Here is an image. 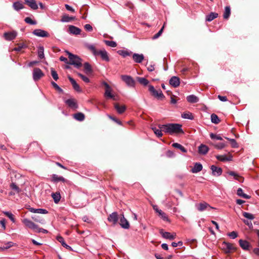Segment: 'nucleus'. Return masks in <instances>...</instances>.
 <instances>
[{"label":"nucleus","instance_id":"nucleus-16","mask_svg":"<svg viewBox=\"0 0 259 259\" xmlns=\"http://www.w3.org/2000/svg\"><path fill=\"white\" fill-rule=\"evenodd\" d=\"M51 181L53 183H58L59 182L64 183L66 181V180L62 176H59L57 175L53 174L51 176Z\"/></svg>","mask_w":259,"mask_h":259},{"label":"nucleus","instance_id":"nucleus-21","mask_svg":"<svg viewBox=\"0 0 259 259\" xmlns=\"http://www.w3.org/2000/svg\"><path fill=\"white\" fill-rule=\"evenodd\" d=\"M239 245L244 250H248L250 246V243L246 240L240 239L239 241Z\"/></svg>","mask_w":259,"mask_h":259},{"label":"nucleus","instance_id":"nucleus-9","mask_svg":"<svg viewBox=\"0 0 259 259\" xmlns=\"http://www.w3.org/2000/svg\"><path fill=\"white\" fill-rule=\"evenodd\" d=\"M32 34L35 36L41 37H46L49 36V33L42 29H36L32 31Z\"/></svg>","mask_w":259,"mask_h":259},{"label":"nucleus","instance_id":"nucleus-57","mask_svg":"<svg viewBox=\"0 0 259 259\" xmlns=\"http://www.w3.org/2000/svg\"><path fill=\"white\" fill-rule=\"evenodd\" d=\"M216 158L218 160L222 161H227V155H219L216 156Z\"/></svg>","mask_w":259,"mask_h":259},{"label":"nucleus","instance_id":"nucleus-23","mask_svg":"<svg viewBox=\"0 0 259 259\" xmlns=\"http://www.w3.org/2000/svg\"><path fill=\"white\" fill-rule=\"evenodd\" d=\"M68 31L70 34L77 35L80 34L81 29L73 25H70Z\"/></svg>","mask_w":259,"mask_h":259},{"label":"nucleus","instance_id":"nucleus-36","mask_svg":"<svg viewBox=\"0 0 259 259\" xmlns=\"http://www.w3.org/2000/svg\"><path fill=\"white\" fill-rule=\"evenodd\" d=\"M181 117L184 119H188L190 120L194 119V116L190 112H184L181 114Z\"/></svg>","mask_w":259,"mask_h":259},{"label":"nucleus","instance_id":"nucleus-31","mask_svg":"<svg viewBox=\"0 0 259 259\" xmlns=\"http://www.w3.org/2000/svg\"><path fill=\"white\" fill-rule=\"evenodd\" d=\"M84 71L86 74H90L93 72V69L91 65L88 62H85L83 64Z\"/></svg>","mask_w":259,"mask_h":259},{"label":"nucleus","instance_id":"nucleus-44","mask_svg":"<svg viewBox=\"0 0 259 259\" xmlns=\"http://www.w3.org/2000/svg\"><path fill=\"white\" fill-rule=\"evenodd\" d=\"M211 120L212 123L215 124H218L220 121L218 116L214 113L211 115Z\"/></svg>","mask_w":259,"mask_h":259},{"label":"nucleus","instance_id":"nucleus-27","mask_svg":"<svg viewBox=\"0 0 259 259\" xmlns=\"http://www.w3.org/2000/svg\"><path fill=\"white\" fill-rule=\"evenodd\" d=\"M208 149L207 146L201 144L198 147V152L201 154L205 155L207 153Z\"/></svg>","mask_w":259,"mask_h":259},{"label":"nucleus","instance_id":"nucleus-8","mask_svg":"<svg viewBox=\"0 0 259 259\" xmlns=\"http://www.w3.org/2000/svg\"><path fill=\"white\" fill-rule=\"evenodd\" d=\"M196 208L199 211H202L204 210H210L211 209H215V208L210 206L208 203L206 202L200 203L196 205Z\"/></svg>","mask_w":259,"mask_h":259},{"label":"nucleus","instance_id":"nucleus-28","mask_svg":"<svg viewBox=\"0 0 259 259\" xmlns=\"http://www.w3.org/2000/svg\"><path fill=\"white\" fill-rule=\"evenodd\" d=\"M117 53L123 57H126L131 56L132 54V52L128 50H120L117 51Z\"/></svg>","mask_w":259,"mask_h":259},{"label":"nucleus","instance_id":"nucleus-7","mask_svg":"<svg viewBox=\"0 0 259 259\" xmlns=\"http://www.w3.org/2000/svg\"><path fill=\"white\" fill-rule=\"evenodd\" d=\"M22 222L26 227L33 230L34 232L35 231L36 229H37V227L38 226L31 220L26 218L23 219L22 220Z\"/></svg>","mask_w":259,"mask_h":259},{"label":"nucleus","instance_id":"nucleus-62","mask_svg":"<svg viewBox=\"0 0 259 259\" xmlns=\"http://www.w3.org/2000/svg\"><path fill=\"white\" fill-rule=\"evenodd\" d=\"M231 238L234 239L237 237V233L235 231H233L228 234Z\"/></svg>","mask_w":259,"mask_h":259},{"label":"nucleus","instance_id":"nucleus-41","mask_svg":"<svg viewBox=\"0 0 259 259\" xmlns=\"http://www.w3.org/2000/svg\"><path fill=\"white\" fill-rule=\"evenodd\" d=\"M74 19L73 17H70L67 15H65L62 16L61 21L62 22H68L73 20Z\"/></svg>","mask_w":259,"mask_h":259},{"label":"nucleus","instance_id":"nucleus-15","mask_svg":"<svg viewBox=\"0 0 259 259\" xmlns=\"http://www.w3.org/2000/svg\"><path fill=\"white\" fill-rule=\"evenodd\" d=\"M24 3L33 10L38 9V5L35 0H24Z\"/></svg>","mask_w":259,"mask_h":259},{"label":"nucleus","instance_id":"nucleus-17","mask_svg":"<svg viewBox=\"0 0 259 259\" xmlns=\"http://www.w3.org/2000/svg\"><path fill=\"white\" fill-rule=\"evenodd\" d=\"M169 84L174 88H177L180 85V78L177 76H172L169 81Z\"/></svg>","mask_w":259,"mask_h":259},{"label":"nucleus","instance_id":"nucleus-11","mask_svg":"<svg viewBox=\"0 0 259 259\" xmlns=\"http://www.w3.org/2000/svg\"><path fill=\"white\" fill-rule=\"evenodd\" d=\"M108 221L112 223L114 225H116L118 221V215L117 212H113L109 214L108 217Z\"/></svg>","mask_w":259,"mask_h":259},{"label":"nucleus","instance_id":"nucleus-32","mask_svg":"<svg viewBox=\"0 0 259 259\" xmlns=\"http://www.w3.org/2000/svg\"><path fill=\"white\" fill-rule=\"evenodd\" d=\"M228 174L229 175L231 176H233L234 178L235 179L237 180V181H238L240 182H243V181L244 180L243 177H242L241 176H239L238 175V174L236 173L235 172L230 171V172H228Z\"/></svg>","mask_w":259,"mask_h":259},{"label":"nucleus","instance_id":"nucleus-55","mask_svg":"<svg viewBox=\"0 0 259 259\" xmlns=\"http://www.w3.org/2000/svg\"><path fill=\"white\" fill-rule=\"evenodd\" d=\"M51 75L54 79L55 80H57V79H58V75L57 72L52 68L51 69Z\"/></svg>","mask_w":259,"mask_h":259},{"label":"nucleus","instance_id":"nucleus-58","mask_svg":"<svg viewBox=\"0 0 259 259\" xmlns=\"http://www.w3.org/2000/svg\"><path fill=\"white\" fill-rule=\"evenodd\" d=\"M35 232L43 233L44 234H46L48 232V231L46 229L38 227V226H37V229H36Z\"/></svg>","mask_w":259,"mask_h":259},{"label":"nucleus","instance_id":"nucleus-1","mask_svg":"<svg viewBox=\"0 0 259 259\" xmlns=\"http://www.w3.org/2000/svg\"><path fill=\"white\" fill-rule=\"evenodd\" d=\"M86 47L89 50H90L92 52L94 56H100L101 58L103 60L105 61L106 62L109 61V58L108 53L105 49L97 51L96 49V48L94 46V45L92 44H87Z\"/></svg>","mask_w":259,"mask_h":259},{"label":"nucleus","instance_id":"nucleus-64","mask_svg":"<svg viewBox=\"0 0 259 259\" xmlns=\"http://www.w3.org/2000/svg\"><path fill=\"white\" fill-rule=\"evenodd\" d=\"M154 66V64H151L147 67V69L149 72H152L155 69Z\"/></svg>","mask_w":259,"mask_h":259},{"label":"nucleus","instance_id":"nucleus-47","mask_svg":"<svg viewBox=\"0 0 259 259\" xmlns=\"http://www.w3.org/2000/svg\"><path fill=\"white\" fill-rule=\"evenodd\" d=\"M3 213L7 217H8L12 222H13V223L15 222V219L14 216L11 212L4 211Z\"/></svg>","mask_w":259,"mask_h":259},{"label":"nucleus","instance_id":"nucleus-24","mask_svg":"<svg viewBox=\"0 0 259 259\" xmlns=\"http://www.w3.org/2000/svg\"><path fill=\"white\" fill-rule=\"evenodd\" d=\"M114 107L118 114L123 113L126 110V107L125 105L120 106L118 103H114Z\"/></svg>","mask_w":259,"mask_h":259},{"label":"nucleus","instance_id":"nucleus-19","mask_svg":"<svg viewBox=\"0 0 259 259\" xmlns=\"http://www.w3.org/2000/svg\"><path fill=\"white\" fill-rule=\"evenodd\" d=\"M133 59L136 63H140L143 61L144 56L142 54L134 53L133 54Z\"/></svg>","mask_w":259,"mask_h":259},{"label":"nucleus","instance_id":"nucleus-38","mask_svg":"<svg viewBox=\"0 0 259 259\" xmlns=\"http://www.w3.org/2000/svg\"><path fill=\"white\" fill-rule=\"evenodd\" d=\"M57 240L58 241L60 242L62 244V245L65 247L67 249H71V247L68 245L65 242L64 238L61 236H57Z\"/></svg>","mask_w":259,"mask_h":259},{"label":"nucleus","instance_id":"nucleus-2","mask_svg":"<svg viewBox=\"0 0 259 259\" xmlns=\"http://www.w3.org/2000/svg\"><path fill=\"white\" fill-rule=\"evenodd\" d=\"M163 132L169 134H172L174 133H184L183 129L182 128V125L178 123H169L165 124Z\"/></svg>","mask_w":259,"mask_h":259},{"label":"nucleus","instance_id":"nucleus-52","mask_svg":"<svg viewBox=\"0 0 259 259\" xmlns=\"http://www.w3.org/2000/svg\"><path fill=\"white\" fill-rule=\"evenodd\" d=\"M210 137L211 139L214 140H222V138L219 135H216L213 133L210 134Z\"/></svg>","mask_w":259,"mask_h":259},{"label":"nucleus","instance_id":"nucleus-20","mask_svg":"<svg viewBox=\"0 0 259 259\" xmlns=\"http://www.w3.org/2000/svg\"><path fill=\"white\" fill-rule=\"evenodd\" d=\"M210 169L212 170V174L213 176H219L222 173V168L214 165L211 166Z\"/></svg>","mask_w":259,"mask_h":259},{"label":"nucleus","instance_id":"nucleus-5","mask_svg":"<svg viewBox=\"0 0 259 259\" xmlns=\"http://www.w3.org/2000/svg\"><path fill=\"white\" fill-rule=\"evenodd\" d=\"M149 91L151 93L152 95L158 98H164V96L163 95L162 91L160 89L156 90L154 89V87L152 85H149Z\"/></svg>","mask_w":259,"mask_h":259},{"label":"nucleus","instance_id":"nucleus-49","mask_svg":"<svg viewBox=\"0 0 259 259\" xmlns=\"http://www.w3.org/2000/svg\"><path fill=\"white\" fill-rule=\"evenodd\" d=\"M104 42L105 43V44L107 46L111 47L114 48L117 46L116 42L114 41H110V40H105Z\"/></svg>","mask_w":259,"mask_h":259},{"label":"nucleus","instance_id":"nucleus-53","mask_svg":"<svg viewBox=\"0 0 259 259\" xmlns=\"http://www.w3.org/2000/svg\"><path fill=\"white\" fill-rule=\"evenodd\" d=\"M51 84L52 86L59 93H62L63 92V90L56 82L52 81Z\"/></svg>","mask_w":259,"mask_h":259},{"label":"nucleus","instance_id":"nucleus-42","mask_svg":"<svg viewBox=\"0 0 259 259\" xmlns=\"http://www.w3.org/2000/svg\"><path fill=\"white\" fill-rule=\"evenodd\" d=\"M228 142H230V144L232 148H237L238 147V144L233 138H228Z\"/></svg>","mask_w":259,"mask_h":259},{"label":"nucleus","instance_id":"nucleus-6","mask_svg":"<svg viewBox=\"0 0 259 259\" xmlns=\"http://www.w3.org/2000/svg\"><path fill=\"white\" fill-rule=\"evenodd\" d=\"M121 79L125 83L130 87H134L135 85V81L131 76L123 75L121 76Z\"/></svg>","mask_w":259,"mask_h":259},{"label":"nucleus","instance_id":"nucleus-14","mask_svg":"<svg viewBox=\"0 0 259 259\" xmlns=\"http://www.w3.org/2000/svg\"><path fill=\"white\" fill-rule=\"evenodd\" d=\"M17 35V33L15 31H13L11 32H5L4 34V36L5 39L10 41L15 39Z\"/></svg>","mask_w":259,"mask_h":259},{"label":"nucleus","instance_id":"nucleus-26","mask_svg":"<svg viewBox=\"0 0 259 259\" xmlns=\"http://www.w3.org/2000/svg\"><path fill=\"white\" fill-rule=\"evenodd\" d=\"M202 165L200 163L196 162L195 163L194 167L192 168L191 171L192 173H197L202 169Z\"/></svg>","mask_w":259,"mask_h":259},{"label":"nucleus","instance_id":"nucleus-29","mask_svg":"<svg viewBox=\"0 0 259 259\" xmlns=\"http://www.w3.org/2000/svg\"><path fill=\"white\" fill-rule=\"evenodd\" d=\"M187 100L190 103H195L198 102L199 99L197 96L191 95L187 97Z\"/></svg>","mask_w":259,"mask_h":259},{"label":"nucleus","instance_id":"nucleus-45","mask_svg":"<svg viewBox=\"0 0 259 259\" xmlns=\"http://www.w3.org/2000/svg\"><path fill=\"white\" fill-rule=\"evenodd\" d=\"M44 48L42 46H40L38 49V56L40 59H42L45 57L44 56Z\"/></svg>","mask_w":259,"mask_h":259},{"label":"nucleus","instance_id":"nucleus-35","mask_svg":"<svg viewBox=\"0 0 259 259\" xmlns=\"http://www.w3.org/2000/svg\"><path fill=\"white\" fill-rule=\"evenodd\" d=\"M13 7L16 11H19L24 8L23 5L20 2H14L13 4Z\"/></svg>","mask_w":259,"mask_h":259},{"label":"nucleus","instance_id":"nucleus-34","mask_svg":"<svg viewBox=\"0 0 259 259\" xmlns=\"http://www.w3.org/2000/svg\"><path fill=\"white\" fill-rule=\"evenodd\" d=\"M218 16V14L217 13L211 12L206 16L205 20L206 21L210 22L212 21L214 19L217 18Z\"/></svg>","mask_w":259,"mask_h":259},{"label":"nucleus","instance_id":"nucleus-56","mask_svg":"<svg viewBox=\"0 0 259 259\" xmlns=\"http://www.w3.org/2000/svg\"><path fill=\"white\" fill-rule=\"evenodd\" d=\"M163 28L164 26H162V27L159 30V31L157 33L153 35L152 37L153 39L158 38L161 35L163 32Z\"/></svg>","mask_w":259,"mask_h":259},{"label":"nucleus","instance_id":"nucleus-18","mask_svg":"<svg viewBox=\"0 0 259 259\" xmlns=\"http://www.w3.org/2000/svg\"><path fill=\"white\" fill-rule=\"evenodd\" d=\"M153 207L154 210L158 213L159 215H160L163 220L166 221H168V219L166 214L161 209H158L157 205H154Z\"/></svg>","mask_w":259,"mask_h":259},{"label":"nucleus","instance_id":"nucleus-40","mask_svg":"<svg viewBox=\"0 0 259 259\" xmlns=\"http://www.w3.org/2000/svg\"><path fill=\"white\" fill-rule=\"evenodd\" d=\"M152 131H153V132L154 133V134L158 137V138H160V137H161L163 135V134L162 133V131H161L160 130H159L155 126H152L151 127Z\"/></svg>","mask_w":259,"mask_h":259},{"label":"nucleus","instance_id":"nucleus-54","mask_svg":"<svg viewBox=\"0 0 259 259\" xmlns=\"http://www.w3.org/2000/svg\"><path fill=\"white\" fill-rule=\"evenodd\" d=\"M242 214L244 217L249 220H253L254 218V217L253 214L248 212H243Z\"/></svg>","mask_w":259,"mask_h":259},{"label":"nucleus","instance_id":"nucleus-33","mask_svg":"<svg viewBox=\"0 0 259 259\" xmlns=\"http://www.w3.org/2000/svg\"><path fill=\"white\" fill-rule=\"evenodd\" d=\"M52 197L53 198L54 201L56 204L59 203L61 199V195L59 192L53 193Z\"/></svg>","mask_w":259,"mask_h":259},{"label":"nucleus","instance_id":"nucleus-59","mask_svg":"<svg viewBox=\"0 0 259 259\" xmlns=\"http://www.w3.org/2000/svg\"><path fill=\"white\" fill-rule=\"evenodd\" d=\"M26 46L24 44H22L19 45L18 47L15 48L14 50L17 52L20 51L23 48H26Z\"/></svg>","mask_w":259,"mask_h":259},{"label":"nucleus","instance_id":"nucleus-43","mask_svg":"<svg viewBox=\"0 0 259 259\" xmlns=\"http://www.w3.org/2000/svg\"><path fill=\"white\" fill-rule=\"evenodd\" d=\"M137 80L141 84L146 86L148 85L149 83L148 80H147L146 78L144 77H137Z\"/></svg>","mask_w":259,"mask_h":259},{"label":"nucleus","instance_id":"nucleus-50","mask_svg":"<svg viewBox=\"0 0 259 259\" xmlns=\"http://www.w3.org/2000/svg\"><path fill=\"white\" fill-rule=\"evenodd\" d=\"M24 21L26 23L31 25H36L37 24L36 21L32 20L31 18L29 17H26Z\"/></svg>","mask_w":259,"mask_h":259},{"label":"nucleus","instance_id":"nucleus-22","mask_svg":"<svg viewBox=\"0 0 259 259\" xmlns=\"http://www.w3.org/2000/svg\"><path fill=\"white\" fill-rule=\"evenodd\" d=\"M68 78L72 84L73 89L78 92H81V90L79 85L77 83L76 81L70 76H68Z\"/></svg>","mask_w":259,"mask_h":259},{"label":"nucleus","instance_id":"nucleus-10","mask_svg":"<svg viewBox=\"0 0 259 259\" xmlns=\"http://www.w3.org/2000/svg\"><path fill=\"white\" fill-rule=\"evenodd\" d=\"M44 75V74L40 69L38 68H35L33 69V79L34 81H37L39 80Z\"/></svg>","mask_w":259,"mask_h":259},{"label":"nucleus","instance_id":"nucleus-60","mask_svg":"<svg viewBox=\"0 0 259 259\" xmlns=\"http://www.w3.org/2000/svg\"><path fill=\"white\" fill-rule=\"evenodd\" d=\"M108 117L110 119H111V120H112L113 121H114V122L117 123L118 124L122 125V122L119 120L117 119L116 118H115L113 116H112L111 115H108Z\"/></svg>","mask_w":259,"mask_h":259},{"label":"nucleus","instance_id":"nucleus-30","mask_svg":"<svg viewBox=\"0 0 259 259\" xmlns=\"http://www.w3.org/2000/svg\"><path fill=\"white\" fill-rule=\"evenodd\" d=\"M74 118L79 121H82L85 118V116L83 113L81 112H78L73 114Z\"/></svg>","mask_w":259,"mask_h":259},{"label":"nucleus","instance_id":"nucleus-51","mask_svg":"<svg viewBox=\"0 0 259 259\" xmlns=\"http://www.w3.org/2000/svg\"><path fill=\"white\" fill-rule=\"evenodd\" d=\"M77 75L78 76H79L81 79L82 80L84 81L86 83H89L90 82V79L87 77L86 76L83 75L82 74L80 73H77Z\"/></svg>","mask_w":259,"mask_h":259},{"label":"nucleus","instance_id":"nucleus-25","mask_svg":"<svg viewBox=\"0 0 259 259\" xmlns=\"http://www.w3.org/2000/svg\"><path fill=\"white\" fill-rule=\"evenodd\" d=\"M29 210L33 213H37L40 214H47L48 211L45 209L42 208H34L33 207H30L29 208Z\"/></svg>","mask_w":259,"mask_h":259},{"label":"nucleus","instance_id":"nucleus-46","mask_svg":"<svg viewBox=\"0 0 259 259\" xmlns=\"http://www.w3.org/2000/svg\"><path fill=\"white\" fill-rule=\"evenodd\" d=\"M105 96L109 98H111V99H113V100H115L114 96L111 94V88L109 89H106L105 90Z\"/></svg>","mask_w":259,"mask_h":259},{"label":"nucleus","instance_id":"nucleus-12","mask_svg":"<svg viewBox=\"0 0 259 259\" xmlns=\"http://www.w3.org/2000/svg\"><path fill=\"white\" fill-rule=\"evenodd\" d=\"M160 234L161 235L162 237H163L165 239H169V240H174L175 239L176 237V234H171L169 232H164L162 229L160 230L159 232Z\"/></svg>","mask_w":259,"mask_h":259},{"label":"nucleus","instance_id":"nucleus-4","mask_svg":"<svg viewBox=\"0 0 259 259\" xmlns=\"http://www.w3.org/2000/svg\"><path fill=\"white\" fill-rule=\"evenodd\" d=\"M64 102L68 107L73 110H76L78 108L77 101L74 98H70L67 100H65Z\"/></svg>","mask_w":259,"mask_h":259},{"label":"nucleus","instance_id":"nucleus-63","mask_svg":"<svg viewBox=\"0 0 259 259\" xmlns=\"http://www.w3.org/2000/svg\"><path fill=\"white\" fill-rule=\"evenodd\" d=\"M84 28L87 31H89V32H91L93 30L92 26L90 24H87L84 25Z\"/></svg>","mask_w":259,"mask_h":259},{"label":"nucleus","instance_id":"nucleus-13","mask_svg":"<svg viewBox=\"0 0 259 259\" xmlns=\"http://www.w3.org/2000/svg\"><path fill=\"white\" fill-rule=\"evenodd\" d=\"M119 225L125 229H128L130 228V224L127 220L125 218L123 214H122L120 217Z\"/></svg>","mask_w":259,"mask_h":259},{"label":"nucleus","instance_id":"nucleus-61","mask_svg":"<svg viewBox=\"0 0 259 259\" xmlns=\"http://www.w3.org/2000/svg\"><path fill=\"white\" fill-rule=\"evenodd\" d=\"M214 145L217 148H218L219 149H222L225 147V144L224 143H219L215 144H214Z\"/></svg>","mask_w":259,"mask_h":259},{"label":"nucleus","instance_id":"nucleus-3","mask_svg":"<svg viewBox=\"0 0 259 259\" xmlns=\"http://www.w3.org/2000/svg\"><path fill=\"white\" fill-rule=\"evenodd\" d=\"M66 53L68 55L69 64L73 65L76 68H79L82 66V59L79 57L70 53L68 51H66Z\"/></svg>","mask_w":259,"mask_h":259},{"label":"nucleus","instance_id":"nucleus-37","mask_svg":"<svg viewBox=\"0 0 259 259\" xmlns=\"http://www.w3.org/2000/svg\"><path fill=\"white\" fill-rule=\"evenodd\" d=\"M237 194L241 197H243V198L245 199H249L250 198L251 196L249 195H248L243 192V190L241 188H239L238 189L237 191Z\"/></svg>","mask_w":259,"mask_h":259},{"label":"nucleus","instance_id":"nucleus-48","mask_svg":"<svg viewBox=\"0 0 259 259\" xmlns=\"http://www.w3.org/2000/svg\"><path fill=\"white\" fill-rule=\"evenodd\" d=\"M10 188L12 190H14L17 193H19L21 191V189L19 188V187L17 186L16 184L14 183H12L10 185Z\"/></svg>","mask_w":259,"mask_h":259},{"label":"nucleus","instance_id":"nucleus-39","mask_svg":"<svg viewBox=\"0 0 259 259\" xmlns=\"http://www.w3.org/2000/svg\"><path fill=\"white\" fill-rule=\"evenodd\" d=\"M172 146L174 148L180 149L182 152L184 153H186L187 152V150L184 147L178 143H173Z\"/></svg>","mask_w":259,"mask_h":259}]
</instances>
